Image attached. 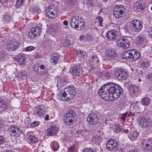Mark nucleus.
<instances>
[{
    "instance_id": "f257e3e1",
    "label": "nucleus",
    "mask_w": 152,
    "mask_h": 152,
    "mask_svg": "<svg viewBox=\"0 0 152 152\" xmlns=\"http://www.w3.org/2000/svg\"><path fill=\"white\" fill-rule=\"evenodd\" d=\"M107 88L108 93L111 94V100H115L119 98L123 92V90L119 85L112 82L107 83L105 84Z\"/></svg>"
},
{
    "instance_id": "f03ea898",
    "label": "nucleus",
    "mask_w": 152,
    "mask_h": 152,
    "mask_svg": "<svg viewBox=\"0 0 152 152\" xmlns=\"http://www.w3.org/2000/svg\"><path fill=\"white\" fill-rule=\"evenodd\" d=\"M76 94L75 88L73 85L67 86L64 89L62 94H58V99L63 102L72 99Z\"/></svg>"
},
{
    "instance_id": "7ed1b4c3",
    "label": "nucleus",
    "mask_w": 152,
    "mask_h": 152,
    "mask_svg": "<svg viewBox=\"0 0 152 152\" xmlns=\"http://www.w3.org/2000/svg\"><path fill=\"white\" fill-rule=\"evenodd\" d=\"M69 23L72 28L77 29L78 30L82 29L85 27V22L83 21L80 20L78 16L71 17Z\"/></svg>"
},
{
    "instance_id": "20e7f679",
    "label": "nucleus",
    "mask_w": 152,
    "mask_h": 152,
    "mask_svg": "<svg viewBox=\"0 0 152 152\" xmlns=\"http://www.w3.org/2000/svg\"><path fill=\"white\" fill-rule=\"evenodd\" d=\"M140 53L135 49L123 52L121 55V57L123 58L130 59L133 61L137 59L140 58Z\"/></svg>"
},
{
    "instance_id": "39448f33",
    "label": "nucleus",
    "mask_w": 152,
    "mask_h": 152,
    "mask_svg": "<svg viewBox=\"0 0 152 152\" xmlns=\"http://www.w3.org/2000/svg\"><path fill=\"white\" fill-rule=\"evenodd\" d=\"M76 115L77 114L75 111L70 110L64 115L63 119L64 123L68 126L72 125L75 121Z\"/></svg>"
},
{
    "instance_id": "423d86ee",
    "label": "nucleus",
    "mask_w": 152,
    "mask_h": 152,
    "mask_svg": "<svg viewBox=\"0 0 152 152\" xmlns=\"http://www.w3.org/2000/svg\"><path fill=\"white\" fill-rule=\"evenodd\" d=\"M33 114L39 117L42 116L48 111V109L44 105H40L35 107L33 110Z\"/></svg>"
},
{
    "instance_id": "0eeeda50",
    "label": "nucleus",
    "mask_w": 152,
    "mask_h": 152,
    "mask_svg": "<svg viewBox=\"0 0 152 152\" xmlns=\"http://www.w3.org/2000/svg\"><path fill=\"white\" fill-rule=\"evenodd\" d=\"M8 133L11 136L18 137L22 134V131L17 126L15 125L10 126L8 129Z\"/></svg>"
},
{
    "instance_id": "6e6552de",
    "label": "nucleus",
    "mask_w": 152,
    "mask_h": 152,
    "mask_svg": "<svg viewBox=\"0 0 152 152\" xmlns=\"http://www.w3.org/2000/svg\"><path fill=\"white\" fill-rule=\"evenodd\" d=\"M124 12L125 9L123 5L115 6L113 9V15L117 19L121 18L123 16Z\"/></svg>"
},
{
    "instance_id": "1a4fd4ad",
    "label": "nucleus",
    "mask_w": 152,
    "mask_h": 152,
    "mask_svg": "<svg viewBox=\"0 0 152 152\" xmlns=\"http://www.w3.org/2000/svg\"><path fill=\"white\" fill-rule=\"evenodd\" d=\"M33 69L36 74L40 76H45L47 74V70L45 69V67L43 64H35Z\"/></svg>"
},
{
    "instance_id": "9d476101",
    "label": "nucleus",
    "mask_w": 152,
    "mask_h": 152,
    "mask_svg": "<svg viewBox=\"0 0 152 152\" xmlns=\"http://www.w3.org/2000/svg\"><path fill=\"white\" fill-rule=\"evenodd\" d=\"M117 43L118 47L126 49L130 46V42L126 37H121L117 39Z\"/></svg>"
},
{
    "instance_id": "9b49d317",
    "label": "nucleus",
    "mask_w": 152,
    "mask_h": 152,
    "mask_svg": "<svg viewBox=\"0 0 152 152\" xmlns=\"http://www.w3.org/2000/svg\"><path fill=\"white\" fill-rule=\"evenodd\" d=\"M46 16L51 18H54L58 15L57 10L53 5H49L45 10Z\"/></svg>"
},
{
    "instance_id": "f8f14e48",
    "label": "nucleus",
    "mask_w": 152,
    "mask_h": 152,
    "mask_svg": "<svg viewBox=\"0 0 152 152\" xmlns=\"http://www.w3.org/2000/svg\"><path fill=\"white\" fill-rule=\"evenodd\" d=\"M131 24L133 30L135 32L140 31L143 27L142 22L138 20L135 19L132 20Z\"/></svg>"
},
{
    "instance_id": "ddd939ff",
    "label": "nucleus",
    "mask_w": 152,
    "mask_h": 152,
    "mask_svg": "<svg viewBox=\"0 0 152 152\" xmlns=\"http://www.w3.org/2000/svg\"><path fill=\"white\" fill-rule=\"evenodd\" d=\"M19 47V44L16 40L12 39L7 44L6 46L7 50L13 51L17 49Z\"/></svg>"
},
{
    "instance_id": "4468645a",
    "label": "nucleus",
    "mask_w": 152,
    "mask_h": 152,
    "mask_svg": "<svg viewBox=\"0 0 152 152\" xmlns=\"http://www.w3.org/2000/svg\"><path fill=\"white\" fill-rule=\"evenodd\" d=\"M142 150L146 152L152 151V141L149 139H145L142 142Z\"/></svg>"
},
{
    "instance_id": "2eb2a0df",
    "label": "nucleus",
    "mask_w": 152,
    "mask_h": 152,
    "mask_svg": "<svg viewBox=\"0 0 152 152\" xmlns=\"http://www.w3.org/2000/svg\"><path fill=\"white\" fill-rule=\"evenodd\" d=\"M83 72L82 68L79 66H75L71 68L69 70V72L74 77H75L76 76L82 75Z\"/></svg>"
},
{
    "instance_id": "dca6fc26",
    "label": "nucleus",
    "mask_w": 152,
    "mask_h": 152,
    "mask_svg": "<svg viewBox=\"0 0 152 152\" xmlns=\"http://www.w3.org/2000/svg\"><path fill=\"white\" fill-rule=\"evenodd\" d=\"M87 119L89 124L91 125L96 124L99 120L98 115L95 113H91L88 115Z\"/></svg>"
},
{
    "instance_id": "f3484780",
    "label": "nucleus",
    "mask_w": 152,
    "mask_h": 152,
    "mask_svg": "<svg viewBox=\"0 0 152 152\" xmlns=\"http://www.w3.org/2000/svg\"><path fill=\"white\" fill-rule=\"evenodd\" d=\"M138 121L140 126L142 128L148 127L151 125L150 119L142 117L138 118Z\"/></svg>"
},
{
    "instance_id": "a211bd4d",
    "label": "nucleus",
    "mask_w": 152,
    "mask_h": 152,
    "mask_svg": "<svg viewBox=\"0 0 152 152\" xmlns=\"http://www.w3.org/2000/svg\"><path fill=\"white\" fill-rule=\"evenodd\" d=\"M118 34V31L115 29H113L111 31H107L106 36L108 39L113 40L116 39Z\"/></svg>"
},
{
    "instance_id": "6ab92c4d",
    "label": "nucleus",
    "mask_w": 152,
    "mask_h": 152,
    "mask_svg": "<svg viewBox=\"0 0 152 152\" xmlns=\"http://www.w3.org/2000/svg\"><path fill=\"white\" fill-rule=\"evenodd\" d=\"M106 145L107 148L109 151L113 149H115L118 147V143L115 140L108 141L107 142Z\"/></svg>"
},
{
    "instance_id": "aec40b11",
    "label": "nucleus",
    "mask_w": 152,
    "mask_h": 152,
    "mask_svg": "<svg viewBox=\"0 0 152 152\" xmlns=\"http://www.w3.org/2000/svg\"><path fill=\"white\" fill-rule=\"evenodd\" d=\"M117 78L119 80H124L127 77V74L124 71L120 69L115 73Z\"/></svg>"
},
{
    "instance_id": "412c9836",
    "label": "nucleus",
    "mask_w": 152,
    "mask_h": 152,
    "mask_svg": "<svg viewBox=\"0 0 152 152\" xmlns=\"http://www.w3.org/2000/svg\"><path fill=\"white\" fill-rule=\"evenodd\" d=\"M60 57L59 54L56 53L52 56L50 59V63H53L54 64H56Z\"/></svg>"
},
{
    "instance_id": "4be33fe9",
    "label": "nucleus",
    "mask_w": 152,
    "mask_h": 152,
    "mask_svg": "<svg viewBox=\"0 0 152 152\" xmlns=\"http://www.w3.org/2000/svg\"><path fill=\"white\" fill-rule=\"evenodd\" d=\"M106 55L112 58L116 57V51L113 48H110L108 49L106 53Z\"/></svg>"
},
{
    "instance_id": "5701e85b",
    "label": "nucleus",
    "mask_w": 152,
    "mask_h": 152,
    "mask_svg": "<svg viewBox=\"0 0 152 152\" xmlns=\"http://www.w3.org/2000/svg\"><path fill=\"white\" fill-rule=\"evenodd\" d=\"M135 7L137 8V11L138 12L141 11L144 9L146 7L145 5V4L140 1L136 2L135 5Z\"/></svg>"
},
{
    "instance_id": "b1692460",
    "label": "nucleus",
    "mask_w": 152,
    "mask_h": 152,
    "mask_svg": "<svg viewBox=\"0 0 152 152\" xmlns=\"http://www.w3.org/2000/svg\"><path fill=\"white\" fill-rule=\"evenodd\" d=\"M57 130L58 128L55 126H50L47 130L48 133L50 135H55Z\"/></svg>"
},
{
    "instance_id": "393cba45",
    "label": "nucleus",
    "mask_w": 152,
    "mask_h": 152,
    "mask_svg": "<svg viewBox=\"0 0 152 152\" xmlns=\"http://www.w3.org/2000/svg\"><path fill=\"white\" fill-rule=\"evenodd\" d=\"M129 90L132 94L138 93L139 91V87L135 85H131L129 86Z\"/></svg>"
},
{
    "instance_id": "a878e982",
    "label": "nucleus",
    "mask_w": 152,
    "mask_h": 152,
    "mask_svg": "<svg viewBox=\"0 0 152 152\" xmlns=\"http://www.w3.org/2000/svg\"><path fill=\"white\" fill-rule=\"evenodd\" d=\"M106 84L102 86L98 91L99 95L101 97V94H104L105 93H108V91Z\"/></svg>"
},
{
    "instance_id": "bb28decb",
    "label": "nucleus",
    "mask_w": 152,
    "mask_h": 152,
    "mask_svg": "<svg viewBox=\"0 0 152 152\" xmlns=\"http://www.w3.org/2000/svg\"><path fill=\"white\" fill-rule=\"evenodd\" d=\"M26 59V57L23 55H19L18 59V64L20 65H25L26 64L25 61Z\"/></svg>"
},
{
    "instance_id": "cd10ccee",
    "label": "nucleus",
    "mask_w": 152,
    "mask_h": 152,
    "mask_svg": "<svg viewBox=\"0 0 152 152\" xmlns=\"http://www.w3.org/2000/svg\"><path fill=\"white\" fill-rule=\"evenodd\" d=\"M6 102L0 98V111H4L7 108Z\"/></svg>"
},
{
    "instance_id": "c85d7f7f",
    "label": "nucleus",
    "mask_w": 152,
    "mask_h": 152,
    "mask_svg": "<svg viewBox=\"0 0 152 152\" xmlns=\"http://www.w3.org/2000/svg\"><path fill=\"white\" fill-rule=\"evenodd\" d=\"M108 92V93H105V94L103 95L101 94V98L106 101L110 100L113 101V100L111 99H112V97H111V95Z\"/></svg>"
},
{
    "instance_id": "c756f323",
    "label": "nucleus",
    "mask_w": 152,
    "mask_h": 152,
    "mask_svg": "<svg viewBox=\"0 0 152 152\" xmlns=\"http://www.w3.org/2000/svg\"><path fill=\"white\" fill-rule=\"evenodd\" d=\"M50 146L52 149L54 151H57L59 147L58 143L56 141L52 142Z\"/></svg>"
},
{
    "instance_id": "7c9ffc66",
    "label": "nucleus",
    "mask_w": 152,
    "mask_h": 152,
    "mask_svg": "<svg viewBox=\"0 0 152 152\" xmlns=\"http://www.w3.org/2000/svg\"><path fill=\"white\" fill-rule=\"evenodd\" d=\"M102 138L99 135H95L93 138L92 141L93 142L96 144H99L101 142Z\"/></svg>"
},
{
    "instance_id": "2f4dec72",
    "label": "nucleus",
    "mask_w": 152,
    "mask_h": 152,
    "mask_svg": "<svg viewBox=\"0 0 152 152\" xmlns=\"http://www.w3.org/2000/svg\"><path fill=\"white\" fill-rule=\"evenodd\" d=\"M102 121L103 123L105 125H109L111 120L109 118L108 115H105L102 118Z\"/></svg>"
},
{
    "instance_id": "473e14b6",
    "label": "nucleus",
    "mask_w": 152,
    "mask_h": 152,
    "mask_svg": "<svg viewBox=\"0 0 152 152\" xmlns=\"http://www.w3.org/2000/svg\"><path fill=\"white\" fill-rule=\"evenodd\" d=\"M33 31V30H30L28 33L29 37L32 39H36L39 37V35L37 34Z\"/></svg>"
},
{
    "instance_id": "72a5a7b5",
    "label": "nucleus",
    "mask_w": 152,
    "mask_h": 152,
    "mask_svg": "<svg viewBox=\"0 0 152 152\" xmlns=\"http://www.w3.org/2000/svg\"><path fill=\"white\" fill-rule=\"evenodd\" d=\"M33 31V30H30L28 33L29 37L32 39H36L39 37V35L37 34Z\"/></svg>"
},
{
    "instance_id": "f704fd0d",
    "label": "nucleus",
    "mask_w": 152,
    "mask_h": 152,
    "mask_svg": "<svg viewBox=\"0 0 152 152\" xmlns=\"http://www.w3.org/2000/svg\"><path fill=\"white\" fill-rule=\"evenodd\" d=\"M31 30H33L34 32L37 34L40 35L42 31L41 28L39 26H36L32 28Z\"/></svg>"
},
{
    "instance_id": "c9c22d12",
    "label": "nucleus",
    "mask_w": 152,
    "mask_h": 152,
    "mask_svg": "<svg viewBox=\"0 0 152 152\" xmlns=\"http://www.w3.org/2000/svg\"><path fill=\"white\" fill-rule=\"evenodd\" d=\"M139 134V133L138 132L135 131L132 133L129 137V138L132 140L136 138L138 136Z\"/></svg>"
},
{
    "instance_id": "e433bc0d",
    "label": "nucleus",
    "mask_w": 152,
    "mask_h": 152,
    "mask_svg": "<svg viewBox=\"0 0 152 152\" xmlns=\"http://www.w3.org/2000/svg\"><path fill=\"white\" fill-rule=\"evenodd\" d=\"M91 58V61H92V64L94 65L98 64L99 59L96 56H92Z\"/></svg>"
},
{
    "instance_id": "4c0bfd02",
    "label": "nucleus",
    "mask_w": 152,
    "mask_h": 152,
    "mask_svg": "<svg viewBox=\"0 0 152 152\" xmlns=\"http://www.w3.org/2000/svg\"><path fill=\"white\" fill-rule=\"evenodd\" d=\"M7 55V53L4 50H0V60H4L6 58Z\"/></svg>"
},
{
    "instance_id": "58836bf2",
    "label": "nucleus",
    "mask_w": 152,
    "mask_h": 152,
    "mask_svg": "<svg viewBox=\"0 0 152 152\" xmlns=\"http://www.w3.org/2000/svg\"><path fill=\"white\" fill-rule=\"evenodd\" d=\"M37 140V138L35 136H30L28 138L29 141L31 143H36Z\"/></svg>"
},
{
    "instance_id": "ea45409f",
    "label": "nucleus",
    "mask_w": 152,
    "mask_h": 152,
    "mask_svg": "<svg viewBox=\"0 0 152 152\" xmlns=\"http://www.w3.org/2000/svg\"><path fill=\"white\" fill-rule=\"evenodd\" d=\"M114 132L116 133H119L121 131V129L120 127V125L118 124H116L115 125Z\"/></svg>"
},
{
    "instance_id": "a19ab883",
    "label": "nucleus",
    "mask_w": 152,
    "mask_h": 152,
    "mask_svg": "<svg viewBox=\"0 0 152 152\" xmlns=\"http://www.w3.org/2000/svg\"><path fill=\"white\" fill-rule=\"evenodd\" d=\"M149 100L147 98H144L142 99V104L144 106L148 105Z\"/></svg>"
},
{
    "instance_id": "79ce46f5",
    "label": "nucleus",
    "mask_w": 152,
    "mask_h": 152,
    "mask_svg": "<svg viewBox=\"0 0 152 152\" xmlns=\"http://www.w3.org/2000/svg\"><path fill=\"white\" fill-rule=\"evenodd\" d=\"M96 20L97 22L99 23V25L101 26H103V18L100 16H98L96 18Z\"/></svg>"
},
{
    "instance_id": "37998d69",
    "label": "nucleus",
    "mask_w": 152,
    "mask_h": 152,
    "mask_svg": "<svg viewBox=\"0 0 152 152\" xmlns=\"http://www.w3.org/2000/svg\"><path fill=\"white\" fill-rule=\"evenodd\" d=\"M145 39V37L143 36L140 35L137 37V41L139 43L141 44L143 42Z\"/></svg>"
},
{
    "instance_id": "c03bdc74",
    "label": "nucleus",
    "mask_w": 152,
    "mask_h": 152,
    "mask_svg": "<svg viewBox=\"0 0 152 152\" xmlns=\"http://www.w3.org/2000/svg\"><path fill=\"white\" fill-rule=\"evenodd\" d=\"M96 150L93 148H89L85 149L83 152H96Z\"/></svg>"
},
{
    "instance_id": "a18cd8bd",
    "label": "nucleus",
    "mask_w": 152,
    "mask_h": 152,
    "mask_svg": "<svg viewBox=\"0 0 152 152\" xmlns=\"http://www.w3.org/2000/svg\"><path fill=\"white\" fill-rule=\"evenodd\" d=\"M40 124V122L38 121H35L31 124V127H34L39 125Z\"/></svg>"
},
{
    "instance_id": "49530a36",
    "label": "nucleus",
    "mask_w": 152,
    "mask_h": 152,
    "mask_svg": "<svg viewBox=\"0 0 152 152\" xmlns=\"http://www.w3.org/2000/svg\"><path fill=\"white\" fill-rule=\"evenodd\" d=\"M142 67L147 68L150 66V62H143L141 64Z\"/></svg>"
},
{
    "instance_id": "de8ad7c7",
    "label": "nucleus",
    "mask_w": 152,
    "mask_h": 152,
    "mask_svg": "<svg viewBox=\"0 0 152 152\" xmlns=\"http://www.w3.org/2000/svg\"><path fill=\"white\" fill-rule=\"evenodd\" d=\"M35 48L33 46H29L26 48L25 49L26 51H30L34 50Z\"/></svg>"
},
{
    "instance_id": "09e8293b",
    "label": "nucleus",
    "mask_w": 152,
    "mask_h": 152,
    "mask_svg": "<svg viewBox=\"0 0 152 152\" xmlns=\"http://www.w3.org/2000/svg\"><path fill=\"white\" fill-rule=\"evenodd\" d=\"M19 77H26L27 76L26 72L25 71H22L20 72V73L18 75Z\"/></svg>"
},
{
    "instance_id": "8fccbe9b",
    "label": "nucleus",
    "mask_w": 152,
    "mask_h": 152,
    "mask_svg": "<svg viewBox=\"0 0 152 152\" xmlns=\"http://www.w3.org/2000/svg\"><path fill=\"white\" fill-rule=\"evenodd\" d=\"M127 114V112H126L125 113L122 114L121 119L123 120V121H125V118Z\"/></svg>"
},
{
    "instance_id": "3c124183",
    "label": "nucleus",
    "mask_w": 152,
    "mask_h": 152,
    "mask_svg": "<svg viewBox=\"0 0 152 152\" xmlns=\"http://www.w3.org/2000/svg\"><path fill=\"white\" fill-rule=\"evenodd\" d=\"M140 112H137V113H136V112H134V113H132V112H130L129 113H128L127 112V115L129 117H130L132 115H133L136 117L137 115V114L138 113H140Z\"/></svg>"
},
{
    "instance_id": "603ef678",
    "label": "nucleus",
    "mask_w": 152,
    "mask_h": 152,
    "mask_svg": "<svg viewBox=\"0 0 152 152\" xmlns=\"http://www.w3.org/2000/svg\"><path fill=\"white\" fill-rule=\"evenodd\" d=\"M104 76L107 79H108L110 77L111 73L108 72H106L104 74Z\"/></svg>"
},
{
    "instance_id": "864d4df0",
    "label": "nucleus",
    "mask_w": 152,
    "mask_h": 152,
    "mask_svg": "<svg viewBox=\"0 0 152 152\" xmlns=\"http://www.w3.org/2000/svg\"><path fill=\"white\" fill-rule=\"evenodd\" d=\"M32 11H34L35 12L38 13L41 12L40 9H39L38 7H34L33 8H32Z\"/></svg>"
},
{
    "instance_id": "5fc2aeb1",
    "label": "nucleus",
    "mask_w": 152,
    "mask_h": 152,
    "mask_svg": "<svg viewBox=\"0 0 152 152\" xmlns=\"http://www.w3.org/2000/svg\"><path fill=\"white\" fill-rule=\"evenodd\" d=\"M5 139L3 136H0V144L4 143L5 142Z\"/></svg>"
},
{
    "instance_id": "6e6d98bb",
    "label": "nucleus",
    "mask_w": 152,
    "mask_h": 152,
    "mask_svg": "<svg viewBox=\"0 0 152 152\" xmlns=\"http://www.w3.org/2000/svg\"><path fill=\"white\" fill-rule=\"evenodd\" d=\"M22 4V3L20 2L19 0L17 1L16 3L15 6L18 8L20 7V6Z\"/></svg>"
},
{
    "instance_id": "4d7b16f0",
    "label": "nucleus",
    "mask_w": 152,
    "mask_h": 152,
    "mask_svg": "<svg viewBox=\"0 0 152 152\" xmlns=\"http://www.w3.org/2000/svg\"><path fill=\"white\" fill-rule=\"evenodd\" d=\"M78 54L80 56H85L86 55V53L83 51H80L78 52Z\"/></svg>"
},
{
    "instance_id": "13d9d810",
    "label": "nucleus",
    "mask_w": 152,
    "mask_h": 152,
    "mask_svg": "<svg viewBox=\"0 0 152 152\" xmlns=\"http://www.w3.org/2000/svg\"><path fill=\"white\" fill-rule=\"evenodd\" d=\"M147 75L148 79L152 81V73H149Z\"/></svg>"
},
{
    "instance_id": "bf43d9fd",
    "label": "nucleus",
    "mask_w": 152,
    "mask_h": 152,
    "mask_svg": "<svg viewBox=\"0 0 152 152\" xmlns=\"http://www.w3.org/2000/svg\"><path fill=\"white\" fill-rule=\"evenodd\" d=\"M86 37L87 39L88 40H89V41H91L92 39V36L91 35H90L89 34H87L86 35Z\"/></svg>"
},
{
    "instance_id": "052dcab7",
    "label": "nucleus",
    "mask_w": 152,
    "mask_h": 152,
    "mask_svg": "<svg viewBox=\"0 0 152 152\" xmlns=\"http://www.w3.org/2000/svg\"><path fill=\"white\" fill-rule=\"evenodd\" d=\"M65 43L66 44V46H69L70 45V41L68 39H66L65 41Z\"/></svg>"
},
{
    "instance_id": "680f3d73",
    "label": "nucleus",
    "mask_w": 152,
    "mask_h": 152,
    "mask_svg": "<svg viewBox=\"0 0 152 152\" xmlns=\"http://www.w3.org/2000/svg\"><path fill=\"white\" fill-rule=\"evenodd\" d=\"M149 36L151 37H152V28L149 29Z\"/></svg>"
},
{
    "instance_id": "e2e57ef3",
    "label": "nucleus",
    "mask_w": 152,
    "mask_h": 152,
    "mask_svg": "<svg viewBox=\"0 0 152 152\" xmlns=\"http://www.w3.org/2000/svg\"><path fill=\"white\" fill-rule=\"evenodd\" d=\"M74 1L75 0H66V2L67 3H69L71 4H73Z\"/></svg>"
},
{
    "instance_id": "0e129e2a",
    "label": "nucleus",
    "mask_w": 152,
    "mask_h": 152,
    "mask_svg": "<svg viewBox=\"0 0 152 152\" xmlns=\"http://www.w3.org/2000/svg\"><path fill=\"white\" fill-rule=\"evenodd\" d=\"M85 36L83 35H80V40H82L84 39H85Z\"/></svg>"
},
{
    "instance_id": "69168bd1",
    "label": "nucleus",
    "mask_w": 152,
    "mask_h": 152,
    "mask_svg": "<svg viewBox=\"0 0 152 152\" xmlns=\"http://www.w3.org/2000/svg\"><path fill=\"white\" fill-rule=\"evenodd\" d=\"M63 23L65 26H66L68 24V22L67 20H64L63 21Z\"/></svg>"
},
{
    "instance_id": "338daca9",
    "label": "nucleus",
    "mask_w": 152,
    "mask_h": 152,
    "mask_svg": "<svg viewBox=\"0 0 152 152\" xmlns=\"http://www.w3.org/2000/svg\"><path fill=\"white\" fill-rule=\"evenodd\" d=\"M137 104H138V102H137V103L134 104V107H136V108H137L138 109L139 108V107H138V105Z\"/></svg>"
},
{
    "instance_id": "774afa93",
    "label": "nucleus",
    "mask_w": 152,
    "mask_h": 152,
    "mask_svg": "<svg viewBox=\"0 0 152 152\" xmlns=\"http://www.w3.org/2000/svg\"><path fill=\"white\" fill-rule=\"evenodd\" d=\"M129 152H139L135 150H132L130 151Z\"/></svg>"
}]
</instances>
